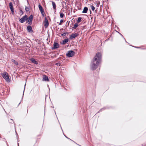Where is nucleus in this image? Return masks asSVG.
Returning <instances> with one entry per match:
<instances>
[{
  "label": "nucleus",
  "mask_w": 146,
  "mask_h": 146,
  "mask_svg": "<svg viewBox=\"0 0 146 146\" xmlns=\"http://www.w3.org/2000/svg\"><path fill=\"white\" fill-rule=\"evenodd\" d=\"M18 146H19V143H18Z\"/></svg>",
  "instance_id": "obj_41"
},
{
  "label": "nucleus",
  "mask_w": 146,
  "mask_h": 146,
  "mask_svg": "<svg viewBox=\"0 0 146 146\" xmlns=\"http://www.w3.org/2000/svg\"><path fill=\"white\" fill-rule=\"evenodd\" d=\"M81 19H82V18L81 17H78V20H77V21L78 23L80 22L81 21Z\"/></svg>",
  "instance_id": "obj_23"
},
{
  "label": "nucleus",
  "mask_w": 146,
  "mask_h": 146,
  "mask_svg": "<svg viewBox=\"0 0 146 146\" xmlns=\"http://www.w3.org/2000/svg\"><path fill=\"white\" fill-rule=\"evenodd\" d=\"M133 47H135V48H140V47H136V46H133Z\"/></svg>",
  "instance_id": "obj_33"
},
{
  "label": "nucleus",
  "mask_w": 146,
  "mask_h": 146,
  "mask_svg": "<svg viewBox=\"0 0 146 146\" xmlns=\"http://www.w3.org/2000/svg\"><path fill=\"white\" fill-rule=\"evenodd\" d=\"M78 35V34L77 33L72 34L71 35H70V39H72L77 37Z\"/></svg>",
  "instance_id": "obj_9"
},
{
  "label": "nucleus",
  "mask_w": 146,
  "mask_h": 146,
  "mask_svg": "<svg viewBox=\"0 0 146 146\" xmlns=\"http://www.w3.org/2000/svg\"><path fill=\"white\" fill-rule=\"evenodd\" d=\"M0 137L1 138V137Z\"/></svg>",
  "instance_id": "obj_43"
},
{
  "label": "nucleus",
  "mask_w": 146,
  "mask_h": 146,
  "mask_svg": "<svg viewBox=\"0 0 146 146\" xmlns=\"http://www.w3.org/2000/svg\"><path fill=\"white\" fill-rule=\"evenodd\" d=\"M90 7L92 11H94L95 10V8L93 6L91 5Z\"/></svg>",
  "instance_id": "obj_24"
},
{
  "label": "nucleus",
  "mask_w": 146,
  "mask_h": 146,
  "mask_svg": "<svg viewBox=\"0 0 146 146\" xmlns=\"http://www.w3.org/2000/svg\"><path fill=\"white\" fill-rule=\"evenodd\" d=\"M33 16L32 15H31L30 16L27 18L28 21H33Z\"/></svg>",
  "instance_id": "obj_14"
},
{
  "label": "nucleus",
  "mask_w": 146,
  "mask_h": 146,
  "mask_svg": "<svg viewBox=\"0 0 146 146\" xmlns=\"http://www.w3.org/2000/svg\"><path fill=\"white\" fill-rule=\"evenodd\" d=\"M105 109V108H103L101 109L98 112V113H99V112H100V111H102L103 110H104Z\"/></svg>",
  "instance_id": "obj_29"
},
{
  "label": "nucleus",
  "mask_w": 146,
  "mask_h": 146,
  "mask_svg": "<svg viewBox=\"0 0 146 146\" xmlns=\"http://www.w3.org/2000/svg\"><path fill=\"white\" fill-rule=\"evenodd\" d=\"M21 102L18 105V106L19 105L21 104Z\"/></svg>",
  "instance_id": "obj_36"
},
{
  "label": "nucleus",
  "mask_w": 146,
  "mask_h": 146,
  "mask_svg": "<svg viewBox=\"0 0 146 146\" xmlns=\"http://www.w3.org/2000/svg\"><path fill=\"white\" fill-rule=\"evenodd\" d=\"M27 29L29 33H33V32L32 29V27L30 25H29L27 27Z\"/></svg>",
  "instance_id": "obj_7"
},
{
  "label": "nucleus",
  "mask_w": 146,
  "mask_h": 146,
  "mask_svg": "<svg viewBox=\"0 0 146 146\" xmlns=\"http://www.w3.org/2000/svg\"><path fill=\"white\" fill-rule=\"evenodd\" d=\"M44 26L45 27L47 28L49 25V23L48 20L46 18H45L44 19Z\"/></svg>",
  "instance_id": "obj_8"
},
{
  "label": "nucleus",
  "mask_w": 146,
  "mask_h": 146,
  "mask_svg": "<svg viewBox=\"0 0 146 146\" xmlns=\"http://www.w3.org/2000/svg\"><path fill=\"white\" fill-rule=\"evenodd\" d=\"M1 75L7 82H10V79L9 78L8 74L7 72H5L3 73H1Z\"/></svg>",
  "instance_id": "obj_2"
},
{
  "label": "nucleus",
  "mask_w": 146,
  "mask_h": 146,
  "mask_svg": "<svg viewBox=\"0 0 146 146\" xmlns=\"http://www.w3.org/2000/svg\"><path fill=\"white\" fill-rule=\"evenodd\" d=\"M89 11H90V13H91V10L90 9V10H89Z\"/></svg>",
  "instance_id": "obj_38"
},
{
  "label": "nucleus",
  "mask_w": 146,
  "mask_h": 146,
  "mask_svg": "<svg viewBox=\"0 0 146 146\" xmlns=\"http://www.w3.org/2000/svg\"><path fill=\"white\" fill-rule=\"evenodd\" d=\"M88 10V8L86 7H85L83 9L82 13H87Z\"/></svg>",
  "instance_id": "obj_13"
},
{
  "label": "nucleus",
  "mask_w": 146,
  "mask_h": 146,
  "mask_svg": "<svg viewBox=\"0 0 146 146\" xmlns=\"http://www.w3.org/2000/svg\"><path fill=\"white\" fill-rule=\"evenodd\" d=\"M9 7L11 9L12 14H14V11L13 6V3L11 2H10L9 3Z\"/></svg>",
  "instance_id": "obj_6"
},
{
  "label": "nucleus",
  "mask_w": 146,
  "mask_h": 146,
  "mask_svg": "<svg viewBox=\"0 0 146 146\" xmlns=\"http://www.w3.org/2000/svg\"><path fill=\"white\" fill-rule=\"evenodd\" d=\"M102 59V54L98 52L91 62L90 64L91 69L95 70L98 67Z\"/></svg>",
  "instance_id": "obj_1"
},
{
  "label": "nucleus",
  "mask_w": 146,
  "mask_h": 146,
  "mask_svg": "<svg viewBox=\"0 0 146 146\" xmlns=\"http://www.w3.org/2000/svg\"><path fill=\"white\" fill-rule=\"evenodd\" d=\"M22 41L23 42V43H26V42H27V41H26L25 39H23L22 40Z\"/></svg>",
  "instance_id": "obj_25"
},
{
  "label": "nucleus",
  "mask_w": 146,
  "mask_h": 146,
  "mask_svg": "<svg viewBox=\"0 0 146 146\" xmlns=\"http://www.w3.org/2000/svg\"><path fill=\"white\" fill-rule=\"evenodd\" d=\"M56 65H58L60 66V64L59 63H57L56 64Z\"/></svg>",
  "instance_id": "obj_31"
},
{
  "label": "nucleus",
  "mask_w": 146,
  "mask_h": 146,
  "mask_svg": "<svg viewBox=\"0 0 146 146\" xmlns=\"http://www.w3.org/2000/svg\"><path fill=\"white\" fill-rule=\"evenodd\" d=\"M11 61L12 62L14 63L16 65H18L19 64H18V62L17 61H16L15 60L13 59Z\"/></svg>",
  "instance_id": "obj_17"
},
{
  "label": "nucleus",
  "mask_w": 146,
  "mask_h": 146,
  "mask_svg": "<svg viewBox=\"0 0 146 146\" xmlns=\"http://www.w3.org/2000/svg\"><path fill=\"white\" fill-rule=\"evenodd\" d=\"M79 145L80 146H81L80 145Z\"/></svg>",
  "instance_id": "obj_42"
},
{
  "label": "nucleus",
  "mask_w": 146,
  "mask_h": 146,
  "mask_svg": "<svg viewBox=\"0 0 146 146\" xmlns=\"http://www.w3.org/2000/svg\"><path fill=\"white\" fill-rule=\"evenodd\" d=\"M122 36V37H123V38L125 40V41L127 42L125 40V38L123 37V35H122V34H121V33H120L119 32H117Z\"/></svg>",
  "instance_id": "obj_28"
},
{
  "label": "nucleus",
  "mask_w": 146,
  "mask_h": 146,
  "mask_svg": "<svg viewBox=\"0 0 146 146\" xmlns=\"http://www.w3.org/2000/svg\"><path fill=\"white\" fill-rule=\"evenodd\" d=\"M97 6H99V4H97Z\"/></svg>",
  "instance_id": "obj_37"
},
{
  "label": "nucleus",
  "mask_w": 146,
  "mask_h": 146,
  "mask_svg": "<svg viewBox=\"0 0 146 146\" xmlns=\"http://www.w3.org/2000/svg\"><path fill=\"white\" fill-rule=\"evenodd\" d=\"M59 25H62V23H60H60H59Z\"/></svg>",
  "instance_id": "obj_34"
},
{
  "label": "nucleus",
  "mask_w": 146,
  "mask_h": 146,
  "mask_svg": "<svg viewBox=\"0 0 146 146\" xmlns=\"http://www.w3.org/2000/svg\"><path fill=\"white\" fill-rule=\"evenodd\" d=\"M67 33V32H65L61 34V36H65L66 34Z\"/></svg>",
  "instance_id": "obj_22"
},
{
  "label": "nucleus",
  "mask_w": 146,
  "mask_h": 146,
  "mask_svg": "<svg viewBox=\"0 0 146 146\" xmlns=\"http://www.w3.org/2000/svg\"><path fill=\"white\" fill-rule=\"evenodd\" d=\"M59 44L56 42H54L53 44V48H52V49H55L58 48L59 47Z\"/></svg>",
  "instance_id": "obj_10"
},
{
  "label": "nucleus",
  "mask_w": 146,
  "mask_h": 146,
  "mask_svg": "<svg viewBox=\"0 0 146 146\" xmlns=\"http://www.w3.org/2000/svg\"><path fill=\"white\" fill-rule=\"evenodd\" d=\"M78 26V25L77 23H76L74 25V27H73V28L74 29H76Z\"/></svg>",
  "instance_id": "obj_19"
},
{
  "label": "nucleus",
  "mask_w": 146,
  "mask_h": 146,
  "mask_svg": "<svg viewBox=\"0 0 146 146\" xmlns=\"http://www.w3.org/2000/svg\"><path fill=\"white\" fill-rule=\"evenodd\" d=\"M27 21L29 22V23H28V24H29L30 25H31L32 23V21Z\"/></svg>",
  "instance_id": "obj_26"
},
{
  "label": "nucleus",
  "mask_w": 146,
  "mask_h": 146,
  "mask_svg": "<svg viewBox=\"0 0 146 146\" xmlns=\"http://www.w3.org/2000/svg\"><path fill=\"white\" fill-rule=\"evenodd\" d=\"M9 122L10 123H11L12 124L14 123V124L15 125V124L14 123V121H13V120L11 119H10L9 120Z\"/></svg>",
  "instance_id": "obj_18"
},
{
  "label": "nucleus",
  "mask_w": 146,
  "mask_h": 146,
  "mask_svg": "<svg viewBox=\"0 0 146 146\" xmlns=\"http://www.w3.org/2000/svg\"><path fill=\"white\" fill-rule=\"evenodd\" d=\"M20 14H21V15H23V11L21 9H20Z\"/></svg>",
  "instance_id": "obj_27"
},
{
  "label": "nucleus",
  "mask_w": 146,
  "mask_h": 146,
  "mask_svg": "<svg viewBox=\"0 0 146 146\" xmlns=\"http://www.w3.org/2000/svg\"><path fill=\"white\" fill-rule=\"evenodd\" d=\"M42 81H49V80L48 77L46 75H44L42 78Z\"/></svg>",
  "instance_id": "obj_11"
},
{
  "label": "nucleus",
  "mask_w": 146,
  "mask_h": 146,
  "mask_svg": "<svg viewBox=\"0 0 146 146\" xmlns=\"http://www.w3.org/2000/svg\"><path fill=\"white\" fill-rule=\"evenodd\" d=\"M52 5L53 6V9L55 10V12H56V6L55 3L54 1H52Z\"/></svg>",
  "instance_id": "obj_12"
},
{
  "label": "nucleus",
  "mask_w": 146,
  "mask_h": 146,
  "mask_svg": "<svg viewBox=\"0 0 146 146\" xmlns=\"http://www.w3.org/2000/svg\"><path fill=\"white\" fill-rule=\"evenodd\" d=\"M38 8H39V10L40 11L41 14H42V15L43 17L44 16V10L43 9L42 7L41 6V5H38Z\"/></svg>",
  "instance_id": "obj_5"
},
{
  "label": "nucleus",
  "mask_w": 146,
  "mask_h": 146,
  "mask_svg": "<svg viewBox=\"0 0 146 146\" xmlns=\"http://www.w3.org/2000/svg\"><path fill=\"white\" fill-rule=\"evenodd\" d=\"M27 15H25L20 19L19 21L21 23H24L27 19Z\"/></svg>",
  "instance_id": "obj_4"
},
{
  "label": "nucleus",
  "mask_w": 146,
  "mask_h": 146,
  "mask_svg": "<svg viewBox=\"0 0 146 146\" xmlns=\"http://www.w3.org/2000/svg\"><path fill=\"white\" fill-rule=\"evenodd\" d=\"M31 60L33 63L35 64H38V62L33 58L31 59Z\"/></svg>",
  "instance_id": "obj_16"
},
{
  "label": "nucleus",
  "mask_w": 146,
  "mask_h": 146,
  "mask_svg": "<svg viewBox=\"0 0 146 146\" xmlns=\"http://www.w3.org/2000/svg\"><path fill=\"white\" fill-rule=\"evenodd\" d=\"M62 3H65L64 1H63V2H62Z\"/></svg>",
  "instance_id": "obj_40"
},
{
  "label": "nucleus",
  "mask_w": 146,
  "mask_h": 146,
  "mask_svg": "<svg viewBox=\"0 0 146 146\" xmlns=\"http://www.w3.org/2000/svg\"><path fill=\"white\" fill-rule=\"evenodd\" d=\"M64 135L68 139H69V138H68V137H67L66 136H65L64 134Z\"/></svg>",
  "instance_id": "obj_35"
},
{
  "label": "nucleus",
  "mask_w": 146,
  "mask_h": 146,
  "mask_svg": "<svg viewBox=\"0 0 146 146\" xmlns=\"http://www.w3.org/2000/svg\"><path fill=\"white\" fill-rule=\"evenodd\" d=\"M25 10L27 12H28L29 11L30 9L29 7H27V6H26L25 8Z\"/></svg>",
  "instance_id": "obj_21"
},
{
  "label": "nucleus",
  "mask_w": 146,
  "mask_h": 146,
  "mask_svg": "<svg viewBox=\"0 0 146 146\" xmlns=\"http://www.w3.org/2000/svg\"><path fill=\"white\" fill-rule=\"evenodd\" d=\"M64 16V14L62 13H60V17L61 18H63Z\"/></svg>",
  "instance_id": "obj_20"
},
{
  "label": "nucleus",
  "mask_w": 146,
  "mask_h": 146,
  "mask_svg": "<svg viewBox=\"0 0 146 146\" xmlns=\"http://www.w3.org/2000/svg\"><path fill=\"white\" fill-rule=\"evenodd\" d=\"M75 53V52L73 51L70 50L68 51L66 55L68 57H72L74 55Z\"/></svg>",
  "instance_id": "obj_3"
},
{
  "label": "nucleus",
  "mask_w": 146,
  "mask_h": 146,
  "mask_svg": "<svg viewBox=\"0 0 146 146\" xmlns=\"http://www.w3.org/2000/svg\"><path fill=\"white\" fill-rule=\"evenodd\" d=\"M68 41V38H66L64 39L63 41L61 44H64Z\"/></svg>",
  "instance_id": "obj_15"
},
{
  "label": "nucleus",
  "mask_w": 146,
  "mask_h": 146,
  "mask_svg": "<svg viewBox=\"0 0 146 146\" xmlns=\"http://www.w3.org/2000/svg\"><path fill=\"white\" fill-rule=\"evenodd\" d=\"M24 91H25V89H24V90L23 91V95H24ZM23 96H22V100L23 99Z\"/></svg>",
  "instance_id": "obj_32"
},
{
  "label": "nucleus",
  "mask_w": 146,
  "mask_h": 146,
  "mask_svg": "<svg viewBox=\"0 0 146 146\" xmlns=\"http://www.w3.org/2000/svg\"><path fill=\"white\" fill-rule=\"evenodd\" d=\"M63 21V19H61L60 21V23H62Z\"/></svg>",
  "instance_id": "obj_30"
},
{
  "label": "nucleus",
  "mask_w": 146,
  "mask_h": 146,
  "mask_svg": "<svg viewBox=\"0 0 146 146\" xmlns=\"http://www.w3.org/2000/svg\"><path fill=\"white\" fill-rule=\"evenodd\" d=\"M70 22V21H69V22H68V25H69V23Z\"/></svg>",
  "instance_id": "obj_39"
}]
</instances>
